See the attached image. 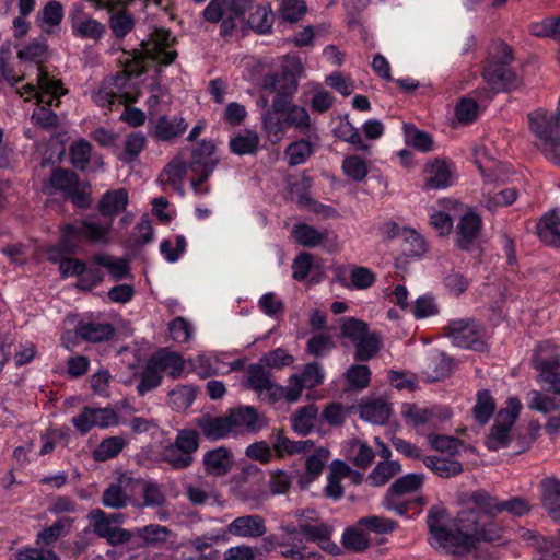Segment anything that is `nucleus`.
Here are the masks:
<instances>
[{"mask_svg":"<svg viewBox=\"0 0 560 560\" xmlns=\"http://www.w3.org/2000/svg\"><path fill=\"white\" fill-rule=\"evenodd\" d=\"M174 44L175 37L167 30L155 28L148 39L142 40L141 50L133 51L127 67L116 75L104 80V83L108 85V89L118 98V104L137 102L139 94L135 91L131 75L138 77L142 74L145 71L148 61L162 66L171 65L177 57Z\"/></svg>","mask_w":560,"mask_h":560,"instance_id":"7ed1b4c3","label":"nucleus"},{"mask_svg":"<svg viewBox=\"0 0 560 560\" xmlns=\"http://www.w3.org/2000/svg\"><path fill=\"white\" fill-rule=\"evenodd\" d=\"M203 464L209 474L223 476L232 468L233 457L225 447H218L205 454Z\"/></svg>","mask_w":560,"mask_h":560,"instance_id":"c756f323","label":"nucleus"},{"mask_svg":"<svg viewBox=\"0 0 560 560\" xmlns=\"http://www.w3.org/2000/svg\"><path fill=\"white\" fill-rule=\"evenodd\" d=\"M300 533L303 534L308 541L318 544L322 539L330 537L334 528L324 522L308 523L303 522L299 525Z\"/></svg>","mask_w":560,"mask_h":560,"instance_id":"bf43d9fd","label":"nucleus"},{"mask_svg":"<svg viewBox=\"0 0 560 560\" xmlns=\"http://www.w3.org/2000/svg\"><path fill=\"white\" fill-rule=\"evenodd\" d=\"M112 221L103 223L98 220L88 218L67 223L61 228L62 238L59 247L51 248L49 255L55 259V252L61 250L66 254L79 252L83 243L107 244Z\"/></svg>","mask_w":560,"mask_h":560,"instance_id":"20e7f679","label":"nucleus"},{"mask_svg":"<svg viewBox=\"0 0 560 560\" xmlns=\"http://www.w3.org/2000/svg\"><path fill=\"white\" fill-rule=\"evenodd\" d=\"M171 338L178 343L188 342L194 335L192 325L184 317H176L168 324Z\"/></svg>","mask_w":560,"mask_h":560,"instance_id":"774afa93","label":"nucleus"},{"mask_svg":"<svg viewBox=\"0 0 560 560\" xmlns=\"http://www.w3.org/2000/svg\"><path fill=\"white\" fill-rule=\"evenodd\" d=\"M247 384L262 400L273 402L284 398V386L273 383L270 372L261 364H253L248 368Z\"/></svg>","mask_w":560,"mask_h":560,"instance_id":"f8f14e48","label":"nucleus"},{"mask_svg":"<svg viewBox=\"0 0 560 560\" xmlns=\"http://www.w3.org/2000/svg\"><path fill=\"white\" fill-rule=\"evenodd\" d=\"M245 13H249L247 19V25L259 34L268 33L273 23V13L270 4L259 3L254 4L252 1V8Z\"/></svg>","mask_w":560,"mask_h":560,"instance_id":"c85d7f7f","label":"nucleus"},{"mask_svg":"<svg viewBox=\"0 0 560 560\" xmlns=\"http://www.w3.org/2000/svg\"><path fill=\"white\" fill-rule=\"evenodd\" d=\"M422 474H407L398 478L387 490L390 495L404 497L419 490L423 485Z\"/></svg>","mask_w":560,"mask_h":560,"instance_id":"37998d69","label":"nucleus"},{"mask_svg":"<svg viewBox=\"0 0 560 560\" xmlns=\"http://www.w3.org/2000/svg\"><path fill=\"white\" fill-rule=\"evenodd\" d=\"M131 480L130 476L121 474L110 482L103 491L102 504L114 510L125 509L131 502V495L127 491Z\"/></svg>","mask_w":560,"mask_h":560,"instance_id":"dca6fc26","label":"nucleus"},{"mask_svg":"<svg viewBox=\"0 0 560 560\" xmlns=\"http://www.w3.org/2000/svg\"><path fill=\"white\" fill-rule=\"evenodd\" d=\"M459 509L453 520V529L447 526L448 514L444 508L432 506L427 514L431 545L450 555H467L481 542H501L506 530L497 520L502 512L522 517L530 511L529 502L520 497L500 500L483 489L463 493Z\"/></svg>","mask_w":560,"mask_h":560,"instance_id":"f257e3e1","label":"nucleus"},{"mask_svg":"<svg viewBox=\"0 0 560 560\" xmlns=\"http://www.w3.org/2000/svg\"><path fill=\"white\" fill-rule=\"evenodd\" d=\"M48 46L44 38L34 39L18 51V58L40 65L47 58Z\"/></svg>","mask_w":560,"mask_h":560,"instance_id":"8fccbe9b","label":"nucleus"},{"mask_svg":"<svg viewBox=\"0 0 560 560\" xmlns=\"http://www.w3.org/2000/svg\"><path fill=\"white\" fill-rule=\"evenodd\" d=\"M150 361L160 373H166L172 378L182 376L185 364L182 355L167 349H161L154 353Z\"/></svg>","mask_w":560,"mask_h":560,"instance_id":"b1692460","label":"nucleus"},{"mask_svg":"<svg viewBox=\"0 0 560 560\" xmlns=\"http://www.w3.org/2000/svg\"><path fill=\"white\" fill-rule=\"evenodd\" d=\"M521 409L522 404L518 398L510 397L508 399L506 407L498 412L494 423L486 441L488 450L497 451L509 445L510 431L515 423Z\"/></svg>","mask_w":560,"mask_h":560,"instance_id":"1a4fd4ad","label":"nucleus"},{"mask_svg":"<svg viewBox=\"0 0 560 560\" xmlns=\"http://www.w3.org/2000/svg\"><path fill=\"white\" fill-rule=\"evenodd\" d=\"M233 433L258 432L266 427V419L254 407L245 406L229 412Z\"/></svg>","mask_w":560,"mask_h":560,"instance_id":"f3484780","label":"nucleus"},{"mask_svg":"<svg viewBox=\"0 0 560 560\" xmlns=\"http://www.w3.org/2000/svg\"><path fill=\"white\" fill-rule=\"evenodd\" d=\"M517 198V191L514 188H506L494 195L485 194L481 203L489 210L493 211L498 207L510 206Z\"/></svg>","mask_w":560,"mask_h":560,"instance_id":"69168bd1","label":"nucleus"},{"mask_svg":"<svg viewBox=\"0 0 560 560\" xmlns=\"http://www.w3.org/2000/svg\"><path fill=\"white\" fill-rule=\"evenodd\" d=\"M481 226L482 220L477 213L467 212L462 215L456 225L457 246L462 249H468L478 237Z\"/></svg>","mask_w":560,"mask_h":560,"instance_id":"4be33fe9","label":"nucleus"},{"mask_svg":"<svg viewBox=\"0 0 560 560\" xmlns=\"http://www.w3.org/2000/svg\"><path fill=\"white\" fill-rule=\"evenodd\" d=\"M311 440L292 441L281 432L276 436L272 447L279 457H285L296 454H306L313 448Z\"/></svg>","mask_w":560,"mask_h":560,"instance_id":"2f4dec72","label":"nucleus"},{"mask_svg":"<svg viewBox=\"0 0 560 560\" xmlns=\"http://www.w3.org/2000/svg\"><path fill=\"white\" fill-rule=\"evenodd\" d=\"M160 456L163 462L167 463L175 469L187 468L194 460V456L186 455L175 443L163 447Z\"/></svg>","mask_w":560,"mask_h":560,"instance_id":"603ef678","label":"nucleus"},{"mask_svg":"<svg viewBox=\"0 0 560 560\" xmlns=\"http://www.w3.org/2000/svg\"><path fill=\"white\" fill-rule=\"evenodd\" d=\"M341 542L345 548L361 552L370 546L369 537L357 527L347 528L342 534Z\"/></svg>","mask_w":560,"mask_h":560,"instance_id":"0e129e2a","label":"nucleus"},{"mask_svg":"<svg viewBox=\"0 0 560 560\" xmlns=\"http://www.w3.org/2000/svg\"><path fill=\"white\" fill-rule=\"evenodd\" d=\"M404 417L416 427L429 425L436 428L438 424L451 417L448 409L441 407L421 408L408 405L404 410Z\"/></svg>","mask_w":560,"mask_h":560,"instance_id":"a211bd4d","label":"nucleus"},{"mask_svg":"<svg viewBox=\"0 0 560 560\" xmlns=\"http://www.w3.org/2000/svg\"><path fill=\"white\" fill-rule=\"evenodd\" d=\"M261 86L265 91L276 93L271 109L262 118L264 128L270 136L281 139L289 129L307 137L316 132L307 109L291 102L298 89L295 80L283 72L270 73L262 78Z\"/></svg>","mask_w":560,"mask_h":560,"instance_id":"f03ea898","label":"nucleus"},{"mask_svg":"<svg viewBox=\"0 0 560 560\" xmlns=\"http://www.w3.org/2000/svg\"><path fill=\"white\" fill-rule=\"evenodd\" d=\"M187 173V165L180 158H174L164 168L161 177L173 188H179Z\"/></svg>","mask_w":560,"mask_h":560,"instance_id":"4d7b16f0","label":"nucleus"},{"mask_svg":"<svg viewBox=\"0 0 560 560\" xmlns=\"http://www.w3.org/2000/svg\"><path fill=\"white\" fill-rule=\"evenodd\" d=\"M292 235L300 245L304 247H316L326 240L327 232L319 231L306 223H300L293 228Z\"/></svg>","mask_w":560,"mask_h":560,"instance_id":"e433bc0d","label":"nucleus"},{"mask_svg":"<svg viewBox=\"0 0 560 560\" xmlns=\"http://www.w3.org/2000/svg\"><path fill=\"white\" fill-rule=\"evenodd\" d=\"M37 83V86L33 84L24 85L23 91H19L20 96H24L26 100L36 97L38 104L58 106L60 103L59 97L65 94L61 83L49 78L42 68H38Z\"/></svg>","mask_w":560,"mask_h":560,"instance_id":"9b49d317","label":"nucleus"},{"mask_svg":"<svg viewBox=\"0 0 560 560\" xmlns=\"http://www.w3.org/2000/svg\"><path fill=\"white\" fill-rule=\"evenodd\" d=\"M401 470V466L396 460L380 462L368 476V481L375 487L385 485Z\"/></svg>","mask_w":560,"mask_h":560,"instance_id":"79ce46f5","label":"nucleus"},{"mask_svg":"<svg viewBox=\"0 0 560 560\" xmlns=\"http://www.w3.org/2000/svg\"><path fill=\"white\" fill-rule=\"evenodd\" d=\"M197 425L210 440H220L233 433L229 413L222 417H201L197 419Z\"/></svg>","mask_w":560,"mask_h":560,"instance_id":"a878e982","label":"nucleus"},{"mask_svg":"<svg viewBox=\"0 0 560 560\" xmlns=\"http://www.w3.org/2000/svg\"><path fill=\"white\" fill-rule=\"evenodd\" d=\"M404 133L406 143L421 152L432 150L433 141L428 132L421 131L412 125H404Z\"/></svg>","mask_w":560,"mask_h":560,"instance_id":"3c124183","label":"nucleus"},{"mask_svg":"<svg viewBox=\"0 0 560 560\" xmlns=\"http://www.w3.org/2000/svg\"><path fill=\"white\" fill-rule=\"evenodd\" d=\"M425 187L429 189H442L454 183V173L451 165L442 160H434L425 166Z\"/></svg>","mask_w":560,"mask_h":560,"instance_id":"412c9836","label":"nucleus"},{"mask_svg":"<svg viewBox=\"0 0 560 560\" xmlns=\"http://www.w3.org/2000/svg\"><path fill=\"white\" fill-rule=\"evenodd\" d=\"M526 399L529 409L542 413H549L560 409V398L542 394L536 389L528 392Z\"/></svg>","mask_w":560,"mask_h":560,"instance_id":"c03bdc74","label":"nucleus"},{"mask_svg":"<svg viewBox=\"0 0 560 560\" xmlns=\"http://www.w3.org/2000/svg\"><path fill=\"white\" fill-rule=\"evenodd\" d=\"M428 442L433 450L450 455L458 454L463 446L462 441L451 435L430 434L428 435Z\"/></svg>","mask_w":560,"mask_h":560,"instance_id":"052dcab7","label":"nucleus"},{"mask_svg":"<svg viewBox=\"0 0 560 560\" xmlns=\"http://www.w3.org/2000/svg\"><path fill=\"white\" fill-rule=\"evenodd\" d=\"M250 8L252 0H211L202 14L208 22L222 21L220 33L230 36L236 28L235 21H244L245 12Z\"/></svg>","mask_w":560,"mask_h":560,"instance_id":"423d86ee","label":"nucleus"},{"mask_svg":"<svg viewBox=\"0 0 560 560\" xmlns=\"http://www.w3.org/2000/svg\"><path fill=\"white\" fill-rule=\"evenodd\" d=\"M215 145L212 141L202 140L192 150L189 168L196 176L191 179V188L196 195L203 196L209 192L208 187L202 184L211 176L219 160L214 156Z\"/></svg>","mask_w":560,"mask_h":560,"instance_id":"0eeeda50","label":"nucleus"},{"mask_svg":"<svg viewBox=\"0 0 560 560\" xmlns=\"http://www.w3.org/2000/svg\"><path fill=\"white\" fill-rule=\"evenodd\" d=\"M77 334L81 340L96 343L110 340L115 335V328L110 323L84 317L77 324Z\"/></svg>","mask_w":560,"mask_h":560,"instance_id":"6ab92c4d","label":"nucleus"},{"mask_svg":"<svg viewBox=\"0 0 560 560\" xmlns=\"http://www.w3.org/2000/svg\"><path fill=\"white\" fill-rule=\"evenodd\" d=\"M443 330L454 346L477 351L485 348L483 327L472 318L450 320Z\"/></svg>","mask_w":560,"mask_h":560,"instance_id":"6e6552de","label":"nucleus"},{"mask_svg":"<svg viewBox=\"0 0 560 560\" xmlns=\"http://www.w3.org/2000/svg\"><path fill=\"white\" fill-rule=\"evenodd\" d=\"M539 238L548 245H560V210L546 213L537 224Z\"/></svg>","mask_w":560,"mask_h":560,"instance_id":"bb28decb","label":"nucleus"},{"mask_svg":"<svg viewBox=\"0 0 560 560\" xmlns=\"http://www.w3.org/2000/svg\"><path fill=\"white\" fill-rule=\"evenodd\" d=\"M422 460L427 468L441 478H451L463 471V466L457 460L436 456H424Z\"/></svg>","mask_w":560,"mask_h":560,"instance_id":"f704fd0d","label":"nucleus"},{"mask_svg":"<svg viewBox=\"0 0 560 560\" xmlns=\"http://www.w3.org/2000/svg\"><path fill=\"white\" fill-rule=\"evenodd\" d=\"M313 145L308 140L301 139L289 144L284 156L290 166L303 164L313 154Z\"/></svg>","mask_w":560,"mask_h":560,"instance_id":"a18cd8bd","label":"nucleus"},{"mask_svg":"<svg viewBox=\"0 0 560 560\" xmlns=\"http://www.w3.org/2000/svg\"><path fill=\"white\" fill-rule=\"evenodd\" d=\"M529 32L536 37H560V18H546L529 25Z\"/></svg>","mask_w":560,"mask_h":560,"instance_id":"13d9d810","label":"nucleus"},{"mask_svg":"<svg viewBox=\"0 0 560 560\" xmlns=\"http://www.w3.org/2000/svg\"><path fill=\"white\" fill-rule=\"evenodd\" d=\"M542 502L550 516L560 521V482L553 478L542 481Z\"/></svg>","mask_w":560,"mask_h":560,"instance_id":"72a5a7b5","label":"nucleus"},{"mask_svg":"<svg viewBox=\"0 0 560 560\" xmlns=\"http://www.w3.org/2000/svg\"><path fill=\"white\" fill-rule=\"evenodd\" d=\"M259 145L257 132L246 130L230 140V150L237 155L253 154Z\"/></svg>","mask_w":560,"mask_h":560,"instance_id":"ea45409f","label":"nucleus"},{"mask_svg":"<svg viewBox=\"0 0 560 560\" xmlns=\"http://www.w3.org/2000/svg\"><path fill=\"white\" fill-rule=\"evenodd\" d=\"M89 518L92 523L94 533L107 540L109 545L116 546L128 542L132 538V533L115 526L107 520V513L101 509H94L90 512Z\"/></svg>","mask_w":560,"mask_h":560,"instance_id":"4468645a","label":"nucleus"},{"mask_svg":"<svg viewBox=\"0 0 560 560\" xmlns=\"http://www.w3.org/2000/svg\"><path fill=\"white\" fill-rule=\"evenodd\" d=\"M533 365L539 372L557 370L560 366V354L558 349L546 341L540 343L534 353Z\"/></svg>","mask_w":560,"mask_h":560,"instance_id":"7c9ffc66","label":"nucleus"},{"mask_svg":"<svg viewBox=\"0 0 560 560\" xmlns=\"http://www.w3.org/2000/svg\"><path fill=\"white\" fill-rule=\"evenodd\" d=\"M381 341L380 337L375 332H368L359 342L354 343L355 347V360L368 361L372 359L380 350Z\"/></svg>","mask_w":560,"mask_h":560,"instance_id":"6e6d98bb","label":"nucleus"},{"mask_svg":"<svg viewBox=\"0 0 560 560\" xmlns=\"http://www.w3.org/2000/svg\"><path fill=\"white\" fill-rule=\"evenodd\" d=\"M334 133L340 140L357 145L362 151L370 150V145L364 143L359 129L355 128L349 120H340L334 130Z\"/></svg>","mask_w":560,"mask_h":560,"instance_id":"de8ad7c7","label":"nucleus"},{"mask_svg":"<svg viewBox=\"0 0 560 560\" xmlns=\"http://www.w3.org/2000/svg\"><path fill=\"white\" fill-rule=\"evenodd\" d=\"M359 415L373 424H383L389 418L390 406L382 398L369 399L359 406Z\"/></svg>","mask_w":560,"mask_h":560,"instance_id":"cd10ccee","label":"nucleus"},{"mask_svg":"<svg viewBox=\"0 0 560 560\" xmlns=\"http://www.w3.org/2000/svg\"><path fill=\"white\" fill-rule=\"evenodd\" d=\"M324 377V370L318 363L305 364L301 373L289 377L288 384L284 386V399L289 402L298 401L304 389H311L322 384Z\"/></svg>","mask_w":560,"mask_h":560,"instance_id":"9d476101","label":"nucleus"},{"mask_svg":"<svg viewBox=\"0 0 560 560\" xmlns=\"http://www.w3.org/2000/svg\"><path fill=\"white\" fill-rule=\"evenodd\" d=\"M530 131L542 144L548 160L560 165V117L539 108L528 114Z\"/></svg>","mask_w":560,"mask_h":560,"instance_id":"39448f33","label":"nucleus"},{"mask_svg":"<svg viewBox=\"0 0 560 560\" xmlns=\"http://www.w3.org/2000/svg\"><path fill=\"white\" fill-rule=\"evenodd\" d=\"M188 124L182 116L161 115L153 124L152 135L162 141H170L186 131Z\"/></svg>","mask_w":560,"mask_h":560,"instance_id":"5701e85b","label":"nucleus"},{"mask_svg":"<svg viewBox=\"0 0 560 560\" xmlns=\"http://www.w3.org/2000/svg\"><path fill=\"white\" fill-rule=\"evenodd\" d=\"M482 78L494 92L510 90L518 84V78L509 65L495 60H487Z\"/></svg>","mask_w":560,"mask_h":560,"instance_id":"2eb2a0df","label":"nucleus"},{"mask_svg":"<svg viewBox=\"0 0 560 560\" xmlns=\"http://www.w3.org/2000/svg\"><path fill=\"white\" fill-rule=\"evenodd\" d=\"M69 20L72 35L77 38L98 42L106 33V25L84 12L81 8L72 9Z\"/></svg>","mask_w":560,"mask_h":560,"instance_id":"ddd939ff","label":"nucleus"},{"mask_svg":"<svg viewBox=\"0 0 560 560\" xmlns=\"http://www.w3.org/2000/svg\"><path fill=\"white\" fill-rule=\"evenodd\" d=\"M129 197L125 188L107 190L101 197L97 209L104 218L113 219L116 214L126 210Z\"/></svg>","mask_w":560,"mask_h":560,"instance_id":"393cba45","label":"nucleus"},{"mask_svg":"<svg viewBox=\"0 0 560 560\" xmlns=\"http://www.w3.org/2000/svg\"><path fill=\"white\" fill-rule=\"evenodd\" d=\"M226 530L235 537L258 538L265 535L267 528L264 517L258 514H249L234 518L228 525Z\"/></svg>","mask_w":560,"mask_h":560,"instance_id":"aec40b11","label":"nucleus"},{"mask_svg":"<svg viewBox=\"0 0 560 560\" xmlns=\"http://www.w3.org/2000/svg\"><path fill=\"white\" fill-rule=\"evenodd\" d=\"M94 261L106 268L114 280L118 281L127 277L129 273V266L127 260L122 258H115L110 255L102 254L94 257Z\"/></svg>","mask_w":560,"mask_h":560,"instance_id":"49530a36","label":"nucleus"},{"mask_svg":"<svg viewBox=\"0 0 560 560\" xmlns=\"http://www.w3.org/2000/svg\"><path fill=\"white\" fill-rule=\"evenodd\" d=\"M162 381V374L153 366L149 360L145 369L141 372L140 382L137 385V392L140 396H144L148 392L156 388Z\"/></svg>","mask_w":560,"mask_h":560,"instance_id":"e2e57ef3","label":"nucleus"},{"mask_svg":"<svg viewBox=\"0 0 560 560\" xmlns=\"http://www.w3.org/2000/svg\"><path fill=\"white\" fill-rule=\"evenodd\" d=\"M73 520L69 517L59 518L51 526L40 530L36 537V544L39 546H52L61 536L66 535L71 528Z\"/></svg>","mask_w":560,"mask_h":560,"instance_id":"4c0bfd02","label":"nucleus"},{"mask_svg":"<svg viewBox=\"0 0 560 560\" xmlns=\"http://www.w3.org/2000/svg\"><path fill=\"white\" fill-rule=\"evenodd\" d=\"M375 456L374 451L364 442L353 439L346 447V457L359 468H366L371 465Z\"/></svg>","mask_w":560,"mask_h":560,"instance_id":"473e14b6","label":"nucleus"},{"mask_svg":"<svg viewBox=\"0 0 560 560\" xmlns=\"http://www.w3.org/2000/svg\"><path fill=\"white\" fill-rule=\"evenodd\" d=\"M142 503L144 508H162L166 504V494L163 487L154 480L144 481L141 489Z\"/></svg>","mask_w":560,"mask_h":560,"instance_id":"a19ab883","label":"nucleus"},{"mask_svg":"<svg viewBox=\"0 0 560 560\" xmlns=\"http://www.w3.org/2000/svg\"><path fill=\"white\" fill-rule=\"evenodd\" d=\"M318 410L314 405L300 408L292 417L291 423L293 430L300 435H307L315 425Z\"/></svg>","mask_w":560,"mask_h":560,"instance_id":"c9c22d12","label":"nucleus"},{"mask_svg":"<svg viewBox=\"0 0 560 560\" xmlns=\"http://www.w3.org/2000/svg\"><path fill=\"white\" fill-rule=\"evenodd\" d=\"M126 444L127 441L122 436L106 438L93 451L92 456L96 462H106L116 457Z\"/></svg>","mask_w":560,"mask_h":560,"instance_id":"58836bf2","label":"nucleus"},{"mask_svg":"<svg viewBox=\"0 0 560 560\" xmlns=\"http://www.w3.org/2000/svg\"><path fill=\"white\" fill-rule=\"evenodd\" d=\"M79 184V177L75 173L65 170L56 168L49 180L51 188L60 190L63 195H68Z\"/></svg>","mask_w":560,"mask_h":560,"instance_id":"864d4df0","label":"nucleus"},{"mask_svg":"<svg viewBox=\"0 0 560 560\" xmlns=\"http://www.w3.org/2000/svg\"><path fill=\"white\" fill-rule=\"evenodd\" d=\"M495 409L494 400L489 390L482 389L477 393V401L474 406L475 419L481 423H487Z\"/></svg>","mask_w":560,"mask_h":560,"instance_id":"09e8293b","label":"nucleus"},{"mask_svg":"<svg viewBox=\"0 0 560 560\" xmlns=\"http://www.w3.org/2000/svg\"><path fill=\"white\" fill-rule=\"evenodd\" d=\"M340 329L342 337L351 340L353 345L359 342L370 331L366 323L354 317L343 318Z\"/></svg>","mask_w":560,"mask_h":560,"instance_id":"680f3d73","label":"nucleus"},{"mask_svg":"<svg viewBox=\"0 0 560 560\" xmlns=\"http://www.w3.org/2000/svg\"><path fill=\"white\" fill-rule=\"evenodd\" d=\"M92 145L89 141L80 139L70 145L69 154L71 164L80 170L84 171L91 160Z\"/></svg>","mask_w":560,"mask_h":560,"instance_id":"5fc2aeb1","label":"nucleus"},{"mask_svg":"<svg viewBox=\"0 0 560 560\" xmlns=\"http://www.w3.org/2000/svg\"><path fill=\"white\" fill-rule=\"evenodd\" d=\"M371 371L366 365L354 364L346 372V380L349 387L353 389H363L370 383Z\"/></svg>","mask_w":560,"mask_h":560,"instance_id":"338daca9","label":"nucleus"}]
</instances>
